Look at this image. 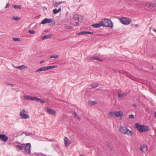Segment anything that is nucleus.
Instances as JSON below:
<instances>
[{"label": "nucleus", "mask_w": 156, "mask_h": 156, "mask_svg": "<svg viewBox=\"0 0 156 156\" xmlns=\"http://www.w3.org/2000/svg\"><path fill=\"white\" fill-rule=\"evenodd\" d=\"M118 129L121 133L129 136H132L133 135V132L126 126H119Z\"/></svg>", "instance_id": "obj_1"}, {"label": "nucleus", "mask_w": 156, "mask_h": 156, "mask_svg": "<svg viewBox=\"0 0 156 156\" xmlns=\"http://www.w3.org/2000/svg\"><path fill=\"white\" fill-rule=\"evenodd\" d=\"M102 26L106 27H113V25L112 21L107 19H105L101 21Z\"/></svg>", "instance_id": "obj_2"}, {"label": "nucleus", "mask_w": 156, "mask_h": 156, "mask_svg": "<svg viewBox=\"0 0 156 156\" xmlns=\"http://www.w3.org/2000/svg\"><path fill=\"white\" fill-rule=\"evenodd\" d=\"M57 67V66H44L41 68H40L37 69L36 72H39L43 71H48L50 69H51L54 68H56Z\"/></svg>", "instance_id": "obj_3"}, {"label": "nucleus", "mask_w": 156, "mask_h": 156, "mask_svg": "<svg viewBox=\"0 0 156 156\" xmlns=\"http://www.w3.org/2000/svg\"><path fill=\"white\" fill-rule=\"evenodd\" d=\"M119 19L120 22L124 25H128L132 22V20L128 18L122 17Z\"/></svg>", "instance_id": "obj_4"}, {"label": "nucleus", "mask_w": 156, "mask_h": 156, "mask_svg": "<svg viewBox=\"0 0 156 156\" xmlns=\"http://www.w3.org/2000/svg\"><path fill=\"white\" fill-rule=\"evenodd\" d=\"M20 145H25L26 146L25 147V150L24 152L26 154H29L30 152V147H31V144L30 143H27L26 144H20Z\"/></svg>", "instance_id": "obj_5"}, {"label": "nucleus", "mask_w": 156, "mask_h": 156, "mask_svg": "<svg viewBox=\"0 0 156 156\" xmlns=\"http://www.w3.org/2000/svg\"><path fill=\"white\" fill-rule=\"evenodd\" d=\"M26 111L25 109H23L22 111L20 113V116L22 119H27L29 118V115L25 113Z\"/></svg>", "instance_id": "obj_6"}, {"label": "nucleus", "mask_w": 156, "mask_h": 156, "mask_svg": "<svg viewBox=\"0 0 156 156\" xmlns=\"http://www.w3.org/2000/svg\"><path fill=\"white\" fill-rule=\"evenodd\" d=\"M65 145L66 147H68L71 143V142L67 137H65L64 139Z\"/></svg>", "instance_id": "obj_7"}, {"label": "nucleus", "mask_w": 156, "mask_h": 156, "mask_svg": "<svg viewBox=\"0 0 156 156\" xmlns=\"http://www.w3.org/2000/svg\"><path fill=\"white\" fill-rule=\"evenodd\" d=\"M51 19L45 18L42 21L41 23V24L44 25L46 23H51Z\"/></svg>", "instance_id": "obj_8"}, {"label": "nucleus", "mask_w": 156, "mask_h": 156, "mask_svg": "<svg viewBox=\"0 0 156 156\" xmlns=\"http://www.w3.org/2000/svg\"><path fill=\"white\" fill-rule=\"evenodd\" d=\"M0 139L4 142H6L8 140V138L5 135L0 134Z\"/></svg>", "instance_id": "obj_9"}, {"label": "nucleus", "mask_w": 156, "mask_h": 156, "mask_svg": "<svg viewBox=\"0 0 156 156\" xmlns=\"http://www.w3.org/2000/svg\"><path fill=\"white\" fill-rule=\"evenodd\" d=\"M47 112L49 114L55 115L56 114V111L52 109L47 108H46Z\"/></svg>", "instance_id": "obj_10"}, {"label": "nucleus", "mask_w": 156, "mask_h": 156, "mask_svg": "<svg viewBox=\"0 0 156 156\" xmlns=\"http://www.w3.org/2000/svg\"><path fill=\"white\" fill-rule=\"evenodd\" d=\"M80 18H81V19L80 20H79V16L77 14H75L73 16V19L75 20H79V22H82L84 18V17L83 16H80Z\"/></svg>", "instance_id": "obj_11"}, {"label": "nucleus", "mask_w": 156, "mask_h": 156, "mask_svg": "<svg viewBox=\"0 0 156 156\" xmlns=\"http://www.w3.org/2000/svg\"><path fill=\"white\" fill-rule=\"evenodd\" d=\"M141 150L143 152L145 153L148 150V148L147 145L145 144L143 145L141 147Z\"/></svg>", "instance_id": "obj_12"}, {"label": "nucleus", "mask_w": 156, "mask_h": 156, "mask_svg": "<svg viewBox=\"0 0 156 156\" xmlns=\"http://www.w3.org/2000/svg\"><path fill=\"white\" fill-rule=\"evenodd\" d=\"M123 116V113L122 111L116 112V116L117 117L122 118Z\"/></svg>", "instance_id": "obj_13"}, {"label": "nucleus", "mask_w": 156, "mask_h": 156, "mask_svg": "<svg viewBox=\"0 0 156 156\" xmlns=\"http://www.w3.org/2000/svg\"><path fill=\"white\" fill-rule=\"evenodd\" d=\"M142 126L143 125H140L138 123L136 124V128L141 133L142 132Z\"/></svg>", "instance_id": "obj_14"}, {"label": "nucleus", "mask_w": 156, "mask_h": 156, "mask_svg": "<svg viewBox=\"0 0 156 156\" xmlns=\"http://www.w3.org/2000/svg\"><path fill=\"white\" fill-rule=\"evenodd\" d=\"M142 126L143 125H140L138 123L136 124V128L141 133L142 132Z\"/></svg>", "instance_id": "obj_15"}, {"label": "nucleus", "mask_w": 156, "mask_h": 156, "mask_svg": "<svg viewBox=\"0 0 156 156\" xmlns=\"http://www.w3.org/2000/svg\"><path fill=\"white\" fill-rule=\"evenodd\" d=\"M14 67L16 69H19L20 70H23L24 69H26L27 68V67L24 65H22L20 66Z\"/></svg>", "instance_id": "obj_16"}, {"label": "nucleus", "mask_w": 156, "mask_h": 156, "mask_svg": "<svg viewBox=\"0 0 156 156\" xmlns=\"http://www.w3.org/2000/svg\"><path fill=\"white\" fill-rule=\"evenodd\" d=\"M90 59L91 60L95 59L100 62H101L103 61V60L102 59L100 58L99 57L97 56L92 57Z\"/></svg>", "instance_id": "obj_17"}, {"label": "nucleus", "mask_w": 156, "mask_h": 156, "mask_svg": "<svg viewBox=\"0 0 156 156\" xmlns=\"http://www.w3.org/2000/svg\"><path fill=\"white\" fill-rule=\"evenodd\" d=\"M52 36L51 34L45 35L42 37V39L44 40L51 38Z\"/></svg>", "instance_id": "obj_18"}, {"label": "nucleus", "mask_w": 156, "mask_h": 156, "mask_svg": "<svg viewBox=\"0 0 156 156\" xmlns=\"http://www.w3.org/2000/svg\"><path fill=\"white\" fill-rule=\"evenodd\" d=\"M102 26L101 22L98 24H95L92 25V26L95 28H98Z\"/></svg>", "instance_id": "obj_19"}, {"label": "nucleus", "mask_w": 156, "mask_h": 156, "mask_svg": "<svg viewBox=\"0 0 156 156\" xmlns=\"http://www.w3.org/2000/svg\"><path fill=\"white\" fill-rule=\"evenodd\" d=\"M142 129V132L147 131L149 130V128L148 126L143 125Z\"/></svg>", "instance_id": "obj_20"}, {"label": "nucleus", "mask_w": 156, "mask_h": 156, "mask_svg": "<svg viewBox=\"0 0 156 156\" xmlns=\"http://www.w3.org/2000/svg\"><path fill=\"white\" fill-rule=\"evenodd\" d=\"M126 73V76H127V77H128L131 79L132 80H135V78L134 77V76L130 75V74L128 73Z\"/></svg>", "instance_id": "obj_21"}, {"label": "nucleus", "mask_w": 156, "mask_h": 156, "mask_svg": "<svg viewBox=\"0 0 156 156\" xmlns=\"http://www.w3.org/2000/svg\"><path fill=\"white\" fill-rule=\"evenodd\" d=\"M73 114L74 115V117L75 119H77L79 121L81 120V118L79 117L78 115L77 114L76 112H74Z\"/></svg>", "instance_id": "obj_22"}, {"label": "nucleus", "mask_w": 156, "mask_h": 156, "mask_svg": "<svg viewBox=\"0 0 156 156\" xmlns=\"http://www.w3.org/2000/svg\"><path fill=\"white\" fill-rule=\"evenodd\" d=\"M61 10V8H59L58 9H55L53 10V12L54 14H55L60 12Z\"/></svg>", "instance_id": "obj_23"}, {"label": "nucleus", "mask_w": 156, "mask_h": 156, "mask_svg": "<svg viewBox=\"0 0 156 156\" xmlns=\"http://www.w3.org/2000/svg\"><path fill=\"white\" fill-rule=\"evenodd\" d=\"M62 3H66L65 1L59 2H56L54 5V7H57L59 5Z\"/></svg>", "instance_id": "obj_24"}, {"label": "nucleus", "mask_w": 156, "mask_h": 156, "mask_svg": "<svg viewBox=\"0 0 156 156\" xmlns=\"http://www.w3.org/2000/svg\"><path fill=\"white\" fill-rule=\"evenodd\" d=\"M127 95V94L126 93H125L123 94H120V93H119L118 94V97L120 98H122L123 97H124L126 96Z\"/></svg>", "instance_id": "obj_25"}, {"label": "nucleus", "mask_w": 156, "mask_h": 156, "mask_svg": "<svg viewBox=\"0 0 156 156\" xmlns=\"http://www.w3.org/2000/svg\"><path fill=\"white\" fill-rule=\"evenodd\" d=\"M108 114L109 115L111 116H116V112H109Z\"/></svg>", "instance_id": "obj_26"}, {"label": "nucleus", "mask_w": 156, "mask_h": 156, "mask_svg": "<svg viewBox=\"0 0 156 156\" xmlns=\"http://www.w3.org/2000/svg\"><path fill=\"white\" fill-rule=\"evenodd\" d=\"M30 100L32 101H37L40 100V99L34 97H30Z\"/></svg>", "instance_id": "obj_27"}, {"label": "nucleus", "mask_w": 156, "mask_h": 156, "mask_svg": "<svg viewBox=\"0 0 156 156\" xmlns=\"http://www.w3.org/2000/svg\"><path fill=\"white\" fill-rule=\"evenodd\" d=\"M97 103L96 101H88V104L90 105H93Z\"/></svg>", "instance_id": "obj_28"}, {"label": "nucleus", "mask_w": 156, "mask_h": 156, "mask_svg": "<svg viewBox=\"0 0 156 156\" xmlns=\"http://www.w3.org/2000/svg\"><path fill=\"white\" fill-rule=\"evenodd\" d=\"M98 85L99 84L98 83H92L90 85V86H91L93 88H94L98 87Z\"/></svg>", "instance_id": "obj_29"}, {"label": "nucleus", "mask_w": 156, "mask_h": 156, "mask_svg": "<svg viewBox=\"0 0 156 156\" xmlns=\"http://www.w3.org/2000/svg\"><path fill=\"white\" fill-rule=\"evenodd\" d=\"M12 19L14 21H19L20 19V18L18 16H13L12 18Z\"/></svg>", "instance_id": "obj_30"}, {"label": "nucleus", "mask_w": 156, "mask_h": 156, "mask_svg": "<svg viewBox=\"0 0 156 156\" xmlns=\"http://www.w3.org/2000/svg\"><path fill=\"white\" fill-rule=\"evenodd\" d=\"M15 147L16 148H19V149L20 150H23L24 148V147L21 146V145H17L15 146Z\"/></svg>", "instance_id": "obj_31"}, {"label": "nucleus", "mask_w": 156, "mask_h": 156, "mask_svg": "<svg viewBox=\"0 0 156 156\" xmlns=\"http://www.w3.org/2000/svg\"><path fill=\"white\" fill-rule=\"evenodd\" d=\"M82 35H84L87 34H93V32H88V31H82Z\"/></svg>", "instance_id": "obj_32"}, {"label": "nucleus", "mask_w": 156, "mask_h": 156, "mask_svg": "<svg viewBox=\"0 0 156 156\" xmlns=\"http://www.w3.org/2000/svg\"><path fill=\"white\" fill-rule=\"evenodd\" d=\"M13 7L16 9H21L22 8V7L21 5H14Z\"/></svg>", "instance_id": "obj_33"}, {"label": "nucleus", "mask_w": 156, "mask_h": 156, "mask_svg": "<svg viewBox=\"0 0 156 156\" xmlns=\"http://www.w3.org/2000/svg\"><path fill=\"white\" fill-rule=\"evenodd\" d=\"M12 40L13 41H19V42L20 41H21L20 39V38H13Z\"/></svg>", "instance_id": "obj_34"}, {"label": "nucleus", "mask_w": 156, "mask_h": 156, "mask_svg": "<svg viewBox=\"0 0 156 156\" xmlns=\"http://www.w3.org/2000/svg\"><path fill=\"white\" fill-rule=\"evenodd\" d=\"M59 57V55H55L51 56L50 57V58H58Z\"/></svg>", "instance_id": "obj_35"}, {"label": "nucleus", "mask_w": 156, "mask_h": 156, "mask_svg": "<svg viewBox=\"0 0 156 156\" xmlns=\"http://www.w3.org/2000/svg\"><path fill=\"white\" fill-rule=\"evenodd\" d=\"M23 98L26 100H30V97L26 96V95H24L23 96Z\"/></svg>", "instance_id": "obj_36"}, {"label": "nucleus", "mask_w": 156, "mask_h": 156, "mask_svg": "<svg viewBox=\"0 0 156 156\" xmlns=\"http://www.w3.org/2000/svg\"><path fill=\"white\" fill-rule=\"evenodd\" d=\"M5 84L7 86L10 85L11 87H13L14 86V84L12 83H9L8 82H5Z\"/></svg>", "instance_id": "obj_37"}, {"label": "nucleus", "mask_w": 156, "mask_h": 156, "mask_svg": "<svg viewBox=\"0 0 156 156\" xmlns=\"http://www.w3.org/2000/svg\"><path fill=\"white\" fill-rule=\"evenodd\" d=\"M65 27L66 29H72L73 28V27L71 26H67L66 25H65Z\"/></svg>", "instance_id": "obj_38"}, {"label": "nucleus", "mask_w": 156, "mask_h": 156, "mask_svg": "<svg viewBox=\"0 0 156 156\" xmlns=\"http://www.w3.org/2000/svg\"><path fill=\"white\" fill-rule=\"evenodd\" d=\"M28 32L31 34H34L36 33L35 31L30 30L28 31Z\"/></svg>", "instance_id": "obj_39"}, {"label": "nucleus", "mask_w": 156, "mask_h": 156, "mask_svg": "<svg viewBox=\"0 0 156 156\" xmlns=\"http://www.w3.org/2000/svg\"><path fill=\"white\" fill-rule=\"evenodd\" d=\"M150 6L151 7H154L156 6V5L154 3H151L150 4Z\"/></svg>", "instance_id": "obj_40"}, {"label": "nucleus", "mask_w": 156, "mask_h": 156, "mask_svg": "<svg viewBox=\"0 0 156 156\" xmlns=\"http://www.w3.org/2000/svg\"><path fill=\"white\" fill-rule=\"evenodd\" d=\"M129 119H132L134 118V116L133 115H129Z\"/></svg>", "instance_id": "obj_41"}, {"label": "nucleus", "mask_w": 156, "mask_h": 156, "mask_svg": "<svg viewBox=\"0 0 156 156\" xmlns=\"http://www.w3.org/2000/svg\"><path fill=\"white\" fill-rule=\"evenodd\" d=\"M40 101V102L41 103H45V101H44L43 100H41L40 99V100L39 101Z\"/></svg>", "instance_id": "obj_42"}, {"label": "nucleus", "mask_w": 156, "mask_h": 156, "mask_svg": "<svg viewBox=\"0 0 156 156\" xmlns=\"http://www.w3.org/2000/svg\"><path fill=\"white\" fill-rule=\"evenodd\" d=\"M57 156H63V154L62 152H61Z\"/></svg>", "instance_id": "obj_43"}, {"label": "nucleus", "mask_w": 156, "mask_h": 156, "mask_svg": "<svg viewBox=\"0 0 156 156\" xmlns=\"http://www.w3.org/2000/svg\"><path fill=\"white\" fill-rule=\"evenodd\" d=\"M44 62H45V61H44V60H43L41 61L40 62V64H42V63H43Z\"/></svg>", "instance_id": "obj_44"}, {"label": "nucleus", "mask_w": 156, "mask_h": 156, "mask_svg": "<svg viewBox=\"0 0 156 156\" xmlns=\"http://www.w3.org/2000/svg\"><path fill=\"white\" fill-rule=\"evenodd\" d=\"M76 26H78L79 25V22H76Z\"/></svg>", "instance_id": "obj_45"}, {"label": "nucleus", "mask_w": 156, "mask_h": 156, "mask_svg": "<svg viewBox=\"0 0 156 156\" xmlns=\"http://www.w3.org/2000/svg\"><path fill=\"white\" fill-rule=\"evenodd\" d=\"M9 4H6V5L5 6V8H7L9 6Z\"/></svg>", "instance_id": "obj_46"}, {"label": "nucleus", "mask_w": 156, "mask_h": 156, "mask_svg": "<svg viewBox=\"0 0 156 156\" xmlns=\"http://www.w3.org/2000/svg\"><path fill=\"white\" fill-rule=\"evenodd\" d=\"M152 31L153 32H155L156 33V30H155V29L153 30L152 29Z\"/></svg>", "instance_id": "obj_47"}, {"label": "nucleus", "mask_w": 156, "mask_h": 156, "mask_svg": "<svg viewBox=\"0 0 156 156\" xmlns=\"http://www.w3.org/2000/svg\"><path fill=\"white\" fill-rule=\"evenodd\" d=\"M78 35H82V32H80L79 33H78Z\"/></svg>", "instance_id": "obj_48"}, {"label": "nucleus", "mask_w": 156, "mask_h": 156, "mask_svg": "<svg viewBox=\"0 0 156 156\" xmlns=\"http://www.w3.org/2000/svg\"><path fill=\"white\" fill-rule=\"evenodd\" d=\"M133 106L134 107H136V105L135 104H133Z\"/></svg>", "instance_id": "obj_49"}, {"label": "nucleus", "mask_w": 156, "mask_h": 156, "mask_svg": "<svg viewBox=\"0 0 156 156\" xmlns=\"http://www.w3.org/2000/svg\"><path fill=\"white\" fill-rule=\"evenodd\" d=\"M155 116L156 117V111L155 112Z\"/></svg>", "instance_id": "obj_50"}, {"label": "nucleus", "mask_w": 156, "mask_h": 156, "mask_svg": "<svg viewBox=\"0 0 156 156\" xmlns=\"http://www.w3.org/2000/svg\"><path fill=\"white\" fill-rule=\"evenodd\" d=\"M79 156H84L83 155H79Z\"/></svg>", "instance_id": "obj_51"}, {"label": "nucleus", "mask_w": 156, "mask_h": 156, "mask_svg": "<svg viewBox=\"0 0 156 156\" xmlns=\"http://www.w3.org/2000/svg\"><path fill=\"white\" fill-rule=\"evenodd\" d=\"M135 25V26H138V25Z\"/></svg>", "instance_id": "obj_52"}]
</instances>
